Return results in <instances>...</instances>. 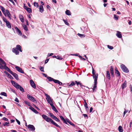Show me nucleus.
Returning <instances> with one entry per match:
<instances>
[{
    "label": "nucleus",
    "mask_w": 132,
    "mask_h": 132,
    "mask_svg": "<svg viewBox=\"0 0 132 132\" xmlns=\"http://www.w3.org/2000/svg\"><path fill=\"white\" fill-rule=\"evenodd\" d=\"M11 82L16 88L19 89L22 92H24V90L23 88L18 83L12 80L11 81Z\"/></svg>",
    "instance_id": "1"
},
{
    "label": "nucleus",
    "mask_w": 132,
    "mask_h": 132,
    "mask_svg": "<svg viewBox=\"0 0 132 132\" xmlns=\"http://www.w3.org/2000/svg\"><path fill=\"white\" fill-rule=\"evenodd\" d=\"M45 95L46 96V100L47 101V102L49 103L50 105L51 104H53L52 102V100L51 99L50 96L46 93L45 94Z\"/></svg>",
    "instance_id": "2"
},
{
    "label": "nucleus",
    "mask_w": 132,
    "mask_h": 132,
    "mask_svg": "<svg viewBox=\"0 0 132 132\" xmlns=\"http://www.w3.org/2000/svg\"><path fill=\"white\" fill-rule=\"evenodd\" d=\"M120 67L123 71L126 73H128L129 72V70L126 66L123 64H121Z\"/></svg>",
    "instance_id": "3"
},
{
    "label": "nucleus",
    "mask_w": 132,
    "mask_h": 132,
    "mask_svg": "<svg viewBox=\"0 0 132 132\" xmlns=\"http://www.w3.org/2000/svg\"><path fill=\"white\" fill-rule=\"evenodd\" d=\"M43 118L47 122H51L52 120L51 119L49 118L45 114H43L42 115Z\"/></svg>",
    "instance_id": "4"
},
{
    "label": "nucleus",
    "mask_w": 132,
    "mask_h": 132,
    "mask_svg": "<svg viewBox=\"0 0 132 132\" xmlns=\"http://www.w3.org/2000/svg\"><path fill=\"white\" fill-rule=\"evenodd\" d=\"M15 67L18 71L21 73H24V71L21 68L18 66H16Z\"/></svg>",
    "instance_id": "5"
},
{
    "label": "nucleus",
    "mask_w": 132,
    "mask_h": 132,
    "mask_svg": "<svg viewBox=\"0 0 132 132\" xmlns=\"http://www.w3.org/2000/svg\"><path fill=\"white\" fill-rule=\"evenodd\" d=\"M10 73L12 74L16 79L17 80L19 79L18 76L17 74L13 72L12 71L10 72Z\"/></svg>",
    "instance_id": "6"
},
{
    "label": "nucleus",
    "mask_w": 132,
    "mask_h": 132,
    "mask_svg": "<svg viewBox=\"0 0 132 132\" xmlns=\"http://www.w3.org/2000/svg\"><path fill=\"white\" fill-rule=\"evenodd\" d=\"M30 83L31 86L33 88L35 89L36 88V85L32 80H30Z\"/></svg>",
    "instance_id": "7"
},
{
    "label": "nucleus",
    "mask_w": 132,
    "mask_h": 132,
    "mask_svg": "<svg viewBox=\"0 0 132 132\" xmlns=\"http://www.w3.org/2000/svg\"><path fill=\"white\" fill-rule=\"evenodd\" d=\"M27 97L29 100L33 102H35L36 101V100L32 96L30 95L29 94L27 95Z\"/></svg>",
    "instance_id": "8"
},
{
    "label": "nucleus",
    "mask_w": 132,
    "mask_h": 132,
    "mask_svg": "<svg viewBox=\"0 0 132 132\" xmlns=\"http://www.w3.org/2000/svg\"><path fill=\"white\" fill-rule=\"evenodd\" d=\"M28 128L30 130L32 131H34L35 129V128L34 126L32 125H29L28 126Z\"/></svg>",
    "instance_id": "9"
},
{
    "label": "nucleus",
    "mask_w": 132,
    "mask_h": 132,
    "mask_svg": "<svg viewBox=\"0 0 132 132\" xmlns=\"http://www.w3.org/2000/svg\"><path fill=\"white\" fill-rule=\"evenodd\" d=\"M15 29L16 31V32L19 35L21 36L22 33L20 30L16 27H15Z\"/></svg>",
    "instance_id": "10"
},
{
    "label": "nucleus",
    "mask_w": 132,
    "mask_h": 132,
    "mask_svg": "<svg viewBox=\"0 0 132 132\" xmlns=\"http://www.w3.org/2000/svg\"><path fill=\"white\" fill-rule=\"evenodd\" d=\"M3 65H4V69L10 73L11 71L10 70L9 68L6 66V63L3 64Z\"/></svg>",
    "instance_id": "11"
},
{
    "label": "nucleus",
    "mask_w": 132,
    "mask_h": 132,
    "mask_svg": "<svg viewBox=\"0 0 132 132\" xmlns=\"http://www.w3.org/2000/svg\"><path fill=\"white\" fill-rule=\"evenodd\" d=\"M12 51L16 55H18L19 54V51L17 50L15 48H13L12 49Z\"/></svg>",
    "instance_id": "12"
},
{
    "label": "nucleus",
    "mask_w": 132,
    "mask_h": 132,
    "mask_svg": "<svg viewBox=\"0 0 132 132\" xmlns=\"http://www.w3.org/2000/svg\"><path fill=\"white\" fill-rule=\"evenodd\" d=\"M81 30L84 31L85 32H87L88 30L87 27H82L81 28Z\"/></svg>",
    "instance_id": "13"
},
{
    "label": "nucleus",
    "mask_w": 132,
    "mask_h": 132,
    "mask_svg": "<svg viewBox=\"0 0 132 132\" xmlns=\"http://www.w3.org/2000/svg\"><path fill=\"white\" fill-rule=\"evenodd\" d=\"M117 33L116 34V36L119 38H121L122 37V35L121 32L119 31H117Z\"/></svg>",
    "instance_id": "14"
},
{
    "label": "nucleus",
    "mask_w": 132,
    "mask_h": 132,
    "mask_svg": "<svg viewBox=\"0 0 132 132\" xmlns=\"http://www.w3.org/2000/svg\"><path fill=\"white\" fill-rule=\"evenodd\" d=\"M29 108L30 109L35 113L37 114L38 113V112L32 107L30 106L29 107Z\"/></svg>",
    "instance_id": "15"
},
{
    "label": "nucleus",
    "mask_w": 132,
    "mask_h": 132,
    "mask_svg": "<svg viewBox=\"0 0 132 132\" xmlns=\"http://www.w3.org/2000/svg\"><path fill=\"white\" fill-rule=\"evenodd\" d=\"M93 77L94 79V82H97V80L98 76V74L97 73L93 75Z\"/></svg>",
    "instance_id": "16"
},
{
    "label": "nucleus",
    "mask_w": 132,
    "mask_h": 132,
    "mask_svg": "<svg viewBox=\"0 0 132 132\" xmlns=\"http://www.w3.org/2000/svg\"><path fill=\"white\" fill-rule=\"evenodd\" d=\"M127 84V82L126 81H125L121 86V88L122 89H123L124 88L126 87Z\"/></svg>",
    "instance_id": "17"
},
{
    "label": "nucleus",
    "mask_w": 132,
    "mask_h": 132,
    "mask_svg": "<svg viewBox=\"0 0 132 132\" xmlns=\"http://www.w3.org/2000/svg\"><path fill=\"white\" fill-rule=\"evenodd\" d=\"M52 123L53 124V125L56 126V127H58L60 128H61L58 125L57 123L54 122L53 120H52L50 122Z\"/></svg>",
    "instance_id": "18"
},
{
    "label": "nucleus",
    "mask_w": 132,
    "mask_h": 132,
    "mask_svg": "<svg viewBox=\"0 0 132 132\" xmlns=\"http://www.w3.org/2000/svg\"><path fill=\"white\" fill-rule=\"evenodd\" d=\"M60 117L64 123L67 124V122L65 120L64 118L62 116H60Z\"/></svg>",
    "instance_id": "19"
},
{
    "label": "nucleus",
    "mask_w": 132,
    "mask_h": 132,
    "mask_svg": "<svg viewBox=\"0 0 132 132\" xmlns=\"http://www.w3.org/2000/svg\"><path fill=\"white\" fill-rule=\"evenodd\" d=\"M52 109L56 113H57L58 111L56 108L54 106L53 104H51Z\"/></svg>",
    "instance_id": "20"
},
{
    "label": "nucleus",
    "mask_w": 132,
    "mask_h": 132,
    "mask_svg": "<svg viewBox=\"0 0 132 132\" xmlns=\"http://www.w3.org/2000/svg\"><path fill=\"white\" fill-rule=\"evenodd\" d=\"M54 82L55 83H57L60 85H61L62 84V83L61 82L57 80H54Z\"/></svg>",
    "instance_id": "21"
},
{
    "label": "nucleus",
    "mask_w": 132,
    "mask_h": 132,
    "mask_svg": "<svg viewBox=\"0 0 132 132\" xmlns=\"http://www.w3.org/2000/svg\"><path fill=\"white\" fill-rule=\"evenodd\" d=\"M15 48H16V49L18 51H20V52H22V51L21 50V47L20 45H17L16 46V47Z\"/></svg>",
    "instance_id": "22"
},
{
    "label": "nucleus",
    "mask_w": 132,
    "mask_h": 132,
    "mask_svg": "<svg viewBox=\"0 0 132 132\" xmlns=\"http://www.w3.org/2000/svg\"><path fill=\"white\" fill-rule=\"evenodd\" d=\"M110 73L112 77H113L114 71L112 67H111L110 69Z\"/></svg>",
    "instance_id": "23"
},
{
    "label": "nucleus",
    "mask_w": 132,
    "mask_h": 132,
    "mask_svg": "<svg viewBox=\"0 0 132 132\" xmlns=\"http://www.w3.org/2000/svg\"><path fill=\"white\" fill-rule=\"evenodd\" d=\"M5 73L7 76L9 77V78L11 79H12L13 78L12 77V76L9 73L7 72H5Z\"/></svg>",
    "instance_id": "24"
},
{
    "label": "nucleus",
    "mask_w": 132,
    "mask_h": 132,
    "mask_svg": "<svg viewBox=\"0 0 132 132\" xmlns=\"http://www.w3.org/2000/svg\"><path fill=\"white\" fill-rule=\"evenodd\" d=\"M39 11L41 13H42L44 11L43 6L42 5H40L39 7Z\"/></svg>",
    "instance_id": "25"
},
{
    "label": "nucleus",
    "mask_w": 132,
    "mask_h": 132,
    "mask_svg": "<svg viewBox=\"0 0 132 132\" xmlns=\"http://www.w3.org/2000/svg\"><path fill=\"white\" fill-rule=\"evenodd\" d=\"M6 26L9 28H11L10 23L9 22H7L6 23Z\"/></svg>",
    "instance_id": "26"
},
{
    "label": "nucleus",
    "mask_w": 132,
    "mask_h": 132,
    "mask_svg": "<svg viewBox=\"0 0 132 132\" xmlns=\"http://www.w3.org/2000/svg\"><path fill=\"white\" fill-rule=\"evenodd\" d=\"M115 73L117 76H120V73L119 71L116 69V68L115 69Z\"/></svg>",
    "instance_id": "27"
},
{
    "label": "nucleus",
    "mask_w": 132,
    "mask_h": 132,
    "mask_svg": "<svg viewBox=\"0 0 132 132\" xmlns=\"http://www.w3.org/2000/svg\"><path fill=\"white\" fill-rule=\"evenodd\" d=\"M19 17L21 21L22 22H24V19L22 15H19Z\"/></svg>",
    "instance_id": "28"
},
{
    "label": "nucleus",
    "mask_w": 132,
    "mask_h": 132,
    "mask_svg": "<svg viewBox=\"0 0 132 132\" xmlns=\"http://www.w3.org/2000/svg\"><path fill=\"white\" fill-rule=\"evenodd\" d=\"M54 58H55L57 59H58L59 60H62L63 59V58H62L61 56H52Z\"/></svg>",
    "instance_id": "29"
},
{
    "label": "nucleus",
    "mask_w": 132,
    "mask_h": 132,
    "mask_svg": "<svg viewBox=\"0 0 132 132\" xmlns=\"http://www.w3.org/2000/svg\"><path fill=\"white\" fill-rule=\"evenodd\" d=\"M106 77L108 79L110 80V73L109 71H106Z\"/></svg>",
    "instance_id": "30"
},
{
    "label": "nucleus",
    "mask_w": 132,
    "mask_h": 132,
    "mask_svg": "<svg viewBox=\"0 0 132 132\" xmlns=\"http://www.w3.org/2000/svg\"><path fill=\"white\" fill-rule=\"evenodd\" d=\"M22 26L24 30L26 31H27L28 30V28L26 25L25 24H23L22 25Z\"/></svg>",
    "instance_id": "31"
},
{
    "label": "nucleus",
    "mask_w": 132,
    "mask_h": 132,
    "mask_svg": "<svg viewBox=\"0 0 132 132\" xmlns=\"http://www.w3.org/2000/svg\"><path fill=\"white\" fill-rule=\"evenodd\" d=\"M118 130L120 132H122L123 131L122 128L120 126H119L118 128Z\"/></svg>",
    "instance_id": "32"
},
{
    "label": "nucleus",
    "mask_w": 132,
    "mask_h": 132,
    "mask_svg": "<svg viewBox=\"0 0 132 132\" xmlns=\"http://www.w3.org/2000/svg\"><path fill=\"white\" fill-rule=\"evenodd\" d=\"M47 78L48 80L50 81H53L54 82V80L55 79H54L53 78L49 77H48Z\"/></svg>",
    "instance_id": "33"
},
{
    "label": "nucleus",
    "mask_w": 132,
    "mask_h": 132,
    "mask_svg": "<svg viewBox=\"0 0 132 132\" xmlns=\"http://www.w3.org/2000/svg\"><path fill=\"white\" fill-rule=\"evenodd\" d=\"M80 86L82 89H86V88H89L88 87L82 85V84H80Z\"/></svg>",
    "instance_id": "34"
},
{
    "label": "nucleus",
    "mask_w": 132,
    "mask_h": 132,
    "mask_svg": "<svg viewBox=\"0 0 132 132\" xmlns=\"http://www.w3.org/2000/svg\"><path fill=\"white\" fill-rule=\"evenodd\" d=\"M77 35L81 38H83L85 37V35L84 34H82L78 33L77 34Z\"/></svg>",
    "instance_id": "35"
},
{
    "label": "nucleus",
    "mask_w": 132,
    "mask_h": 132,
    "mask_svg": "<svg viewBox=\"0 0 132 132\" xmlns=\"http://www.w3.org/2000/svg\"><path fill=\"white\" fill-rule=\"evenodd\" d=\"M66 14L68 15H71V13L70 11L69 10H67L65 11Z\"/></svg>",
    "instance_id": "36"
},
{
    "label": "nucleus",
    "mask_w": 132,
    "mask_h": 132,
    "mask_svg": "<svg viewBox=\"0 0 132 132\" xmlns=\"http://www.w3.org/2000/svg\"><path fill=\"white\" fill-rule=\"evenodd\" d=\"M84 102H85V103L84 104V106L85 107L86 110H88L89 109L87 105V103L86 102L85 100H84Z\"/></svg>",
    "instance_id": "37"
},
{
    "label": "nucleus",
    "mask_w": 132,
    "mask_h": 132,
    "mask_svg": "<svg viewBox=\"0 0 132 132\" xmlns=\"http://www.w3.org/2000/svg\"><path fill=\"white\" fill-rule=\"evenodd\" d=\"M9 122H5L4 123H3L2 125L4 126H9Z\"/></svg>",
    "instance_id": "38"
},
{
    "label": "nucleus",
    "mask_w": 132,
    "mask_h": 132,
    "mask_svg": "<svg viewBox=\"0 0 132 132\" xmlns=\"http://www.w3.org/2000/svg\"><path fill=\"white\" fill-rule=\"evenodd\" d=\"M26 11L29 13H31L32 12L30 8H28L27 9Z\"/></svg>",
    "instance_id": "39"
},
{
    "label": "nucleus",
    "mask_w": 132,
    "mask_h": 132,
    "mask_svg": "<svg viewBox=\"0 0 132 132\" xmlns=\"http://www.w3.org/2000/svg\"><path fill=\"white\" fill-rule=\"evenodd\" d=\"M75 83L73 81H72L71 83L69 85V87L75 85Z\"/></svg>",
    "instance_id": "40"
},
{
    "label": "nucleus",
    "mask_w": 132,
    "mask_h": 132,
    "mask_svg": "<svg viewBox=\"0 0 132 132\" xmlns=\"http://www.w3.org/2000/svg\"><path fill=\"white\" fill-rule=\"evenodd\" d=\"M34 6H35L36 7H38L39 6V4L37 2H34Z\"/></svg>",
    "instance_id": "41"
},
{
    "label": "nucleus",
    "mask_w": 132,
    "mask_h": 132,
    "mask_svg": "<svg viewBox=\"0 0 132 132\" xmlns=\"http://www.w3.org/2000/svg\"><path fill=\"white\" fill-rule=\"evenodd\" d=\"M0 95H3L5 96H7L6 94L4 92H2L1 93Z\"/></svg>",
    "instance_id": "42"
},
{
    "label": "nucleus",
    "mask_w": 132,
    "mask_h": 132,
    "mask_svg": "<svg viewBox=\"0 0 132 132\" xmlns=\"http://www.w3.org/2000/svg\"><path fill=\"white\" fill-rule=\"evenodd\" d=\"M118 16H117L116 14L114 15V18L116 20H118Z\"/></svg>",
    "instance_id": "43"
},
{
    "label": "nucleus",
    "mask_w": 132,
    "mask_h": 132,
    "mask_svg": "<svg viewBox=\"0 0 132 132\" xmlns=\"http://www.w3.org/2000/svg\"><path fill=\"white\" fill-rule=\"evenodd\" d=\"M54 117V118L53 119H54L55 120L59 122L60 121V120L57 118L56 117Z\"/></svg>",
    "instance_id": "44"
},
{
    "label": "nucleus",
    "mask_w": 132,
    "mask_h": 132,
    "mask_svg": "<svg viewBox=\"0 0 132 132\" xmlns=\"http://www.w3.org/2000/svg\"><path fill=\"white\" fill-rule=\"evenodd\" d=\"M0 8L2 11V12H4L5 11V9L4 7H3L2 6H0Z\"/></svg>",
    "instance_id": "45"
},
{
    "label": "nucleus",
    "mask_w": 132,
    "mask_h": 132,
    "mask_svg": "<svg viewBox=\"0 0 132 132\" xmlns=\"http://www.w3.org/2000/svg\"><path fill=\"white\" fill-rule=\"evenodd\" d=\"M48 114L49 116L52 117L53 119L54 118V117H55V116L53 115L52 113H49Z\"/></svg>",
    "instance_id": "46"
},
{
    "label": "nucleus",
    "mask_w": 132,
    "mask_h": 132,
    "mask_svg": "<svg viewBox=\"0 0 132 132\" xmlns=\"http://www.w3.org/2000/svg\"><path fill=\"white\" fill-rule=\"evenodd\" d=\"M0 62L3 65L5 63V62L3 60L0 58Z\"/></svg>",
    "instance_id": "47"
},
{
    "label": "nucleus",
    "mask_w": 132,
    "mask_h": 132,
    "mask_svg": "<svg viewBox=\"0 0 132 132\" xmlns=\"http://www.w3.org/2000/svg\"><path fill=\"white\" fill-rule=\"evenodd\" d=\"M97 82H94V84L93 87L94 88H96Z\"/></svg>",
    "instance_id": "48"
},
{
    "label": "nucleus",
    "mask_w": 132,
    "mask_h": 132,
    "mask_svg": "<svg viewBox=\"0 0 132 132\" xmlns=\"http://www.w3.org/2000/svg\"><path fill=\"white\" fill-rule=\"evenodd\" d=\"M108 47L109 49L112 50L113 49V46H111L109 45H108L107 46Z\"/></svg>",
    "instance_id": "49"
},
{
    "label": "nucleus",
    "mask_w": 132,
    "mask_h": 132,
    "mask_svg": "<svg viewBox=\"0 0 132 132\" xmlns=\"http://www.w3.org/2000/svg\"><path fill=\"white\" fill-rule=\"evenodd\" d=\"M39 69L40 71L43 72H44V67H39Z\"/></svg>",
    "instance_id": "50"
},
{
    "label": "nucleus",
    "mask_w": 132,
    "mask_h": 132,
    "mask_svg": "<svg viewBox=\"0 0 132 132\" xmlns=\"http://www.w3.org/2000/svg\"><path fill=\"white\" fill-rule=\"evenodd\" d=\"M24 102L25 104H27L28 105V106L30 105V103L28 102L27 101H24Z\"/></svg>",
    "instance_id": "51"
},
{
    "label": "nucleus",
    "mask_w": 132,
    "mask_h": 132,
    "mask_svg": "<svg viewBox=\"0 0 132 132\" xmlns=\"http://www.w3.org/2000/svg\"><path fill=\"white\" fill-rule=\"evenodd\" d=\"M63 20L65 24L68 26H69V24L67 22V21L64 19H63Z\"/></svg>",
    "instance_id": "52"
},
{
    "label": "nucleus",
    "mask_w": 132,
    "mask_h": 132,
    "mask_svg": "<svg viewBox=\"0 0 132 132\" xmlns=\"http://www.w3.org/2000/svg\"><path fill=\"white\" fill-rule=\"evenodd\" d=\"M0 69L2 70L4 69V65H3L1 63H0Z\"/></svg>",
    "instance_id": "53"
},
{
    "label": "nucleus",
    "mask_w": 132,
    "mask_h": 132,
    "mask_svg": "<svg viewBox=\"0 0 132 132\" xmlns=\"http://www.w3.org/2000/svg\"><path fill=\"white\" fill-rule=\"evenodd\" d=\"M68 123H69L70 125H72L73 127H75V125L72 123V122H71L70 121H68Z\"/></svg>",
    "instance_id": "54"
},
{
    "label": "nucleus",
    "mask_w": 132,
    "mask_h": 132,
    "mask_svg": "<svg viewBox=\"0 0 132 132\" xmlns=\"http://www.w3.org/2000/svg\"><path fill=\"white\" fill-rule=\"evenodd\" d=\"M2 19L3 20V21L5 22V23L6 22H8V21H7L6 19L4 18V16H3L2 17Z\"/></svg>",
    "instance_id": "55"
},
{
    "label": "nucleus",
    "mask_w": 132,
    "mask_h": 132,
    "mask_svg": "<svg viewBox=\"0 0 132 132\" xmlns=\"http://www.w3.org/2000/svg\"><path fill=\"white\" fill-rule=\"evenodd\" d=\"M92 73L93 74V75L95 74V72L94 69L93 67L92 68Z\"/></svg>",
    "instance_id": "56"
},
{
    "label": "nucleus",
    "mask_w": 132,
    "mask_h": 132,
    "mask_svg": "<svg viewBox=\"0 0 132 132\" xmlns=\"http://www.w3.org/2000/svg\"><path fill=\"white\" fill-rule=\"evenodd\" d=\"M6 13L7 15L10 14V13L9 12L8 10H6Z\"/></svg>",
    "instance_id": "57"
},
{
    "label": "nucleus",
    "mask_w": 132,
    "mask_h": 132,
    "mask_svg": "<svg viewBox=\"0 0 132 132\" xmlns=\"http://www.w3.org/2000/svg\"><path fill=\"white\" fill-rule=\"evenodd\" d=\"M16 120L18 125H20V122L19 120L16 119Z\"/></svg>",
    "instance_id": "58"
},
{
    "label": "nucleus",
    "mask_w": 132,
    "mask_h": 132,
    "mask_svg": "<svg viewBox=\"0 0 132 132\" xmlns=\"http://www.w3.org/2000/svg\"><path fill=\"white\" fill-rule=\"evenodd\" d=\"M3 119L5 121H8V119L5 117H4Z\"/></svg>",
    "instance_id": "59"
},
{
    "label": "nucleus",
    "mask_w": 132,
    "mask_h": 132,
    "mask_svg": "<svg viewBox=\"0 0 132 132\" xmlns=\"http://www.w3.org/2000/svg\"><path fill=\"white\" fill-rule=\"evenodd\" d=\"M14 101L17 102H19V100L18 99V98L17 97H16L15 98Z\"/></svg>",
    "instance_id": "60"
},
{
    "label": "nucleus",
    "mask_w": 132,
    "mask_h": 132,
    "mask_svg": "<svg viewBox=\"0 0 132 132\" xmlns=\"http://www.w3.org/2000/svg\"><path fill=\"white\" fill-rule=\"evenodd\" d=\"M75 82H76L77 85H78L79 84L80 85V84H81V83H80V82H77V81H76Z\"/></svg>",
    "instance_id": "61"
},
{
    "label": "nucleus",
    "mask_w": 132,
    "mask_h": 132,
    "mask_svg": "<svg viewBox=\"0 0 132 132\" xmlns=\"http://www.w3.org/2000/svg\"><path fill=\"white\" fill-rule=\"evenodd\" d=\"M83 116H84V117L88 118V116L87 114H83Z\"/></svg>",
    "instance_id": "62"
},
{
    "label": "nucleus",
    "mask_w": 132,
    "mask_h": 132,
    "mask_svg": "<svg viewBox=\"0 0 132 132\" xmlns=\"http://www.w3.org/2000/svg\"><path fill=\"white\" fill-rule=\"evenodd\" d=\"M53 54V53H50V54L48 53V55H47V56L48 57L52 55Z\"/></svg>",
    "instance_id": "63"
},
{
    "label": "nucleus",
    "mask_w": 132,
    "mask_h": 132,
    "mask_svg": "<svg viewBox=\"0 0 132 132\" xmlns=\"http://www.w3.org/2000/svg\"><path fill=\"white\" fill-rule=\"evenodd\" d=\"M129 88L130 89V91L131 92H132V86L130 85L129 86Z\"/></svg>",
    "instance_id": "64"
}]
</instances>
